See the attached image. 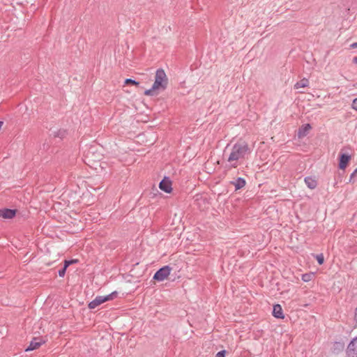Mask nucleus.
Listing matches in <instances>:
<instances>
[{
  "mask_svg": "<svg viewBox=\"0 0 357 357\" xmlns=\"http://www.w3.org/2000/svg\"><path fill=\"white\" fill-rule=\"evenodd\" d=\"M231 183L235 186L236 190H238L245 187L246 182L245 179L238 178L236 181L231 182Z\"/></svg>",
  "mask_w": 357,
  "mask_h": 357,
  "instance_id": "2eb2a0df",
  "label": "nucleus"
},
{
  "mask_svg": "<svg viewBox=\"0 0 357 357\" xmlns=\"http://www.w3.org/2000/svg\"><path fill=\"white\" fill-rule=\"evenodd\" d=\"M77 261V259L71 260V261H65L64 267L59 271V275L60 277H63L66 273V270L68 266L73 263H76Z\"/></svg>",
  "mask_w": 357,
  "mask_h": 357,
  "instance_id": "dca6fc26",
  "label": "nucleus"
},
{
  "mask_svg": "<svg viewBox=\"0 0 357 357\" xmlns=\"http://www.w3.org/2000/svg\"><path fill=\"white\" fill-rule=\"evenodd\" d=\"M347 357H357V337L353 338L346 349Z\"/></svg>",
  "mask_w": 357,
  "mask_h": 357,
  "instance_id": "39448f33",
  "label": "nucleus"
},
{
  "mask_svg": "<svg viewBox=\"0 0 357 357\" xmlns=\"http://www.w3.org/2000/svg\"><path fill=\"white\" fill-rule=\"evenodd\" d=\"M352 61L354 63L357 64V56H354Z\"/></svg>",
  "mask_w": 357,
  "mask_h": 357,
  "instance_id": "b1692460",
  "label": "nucleus"
},
{
  "mask_svg": "<svg viewBox=\"0 0 357 357\" xmlns=\"http://www.w3.org/2000/svg\"><path fill=\"white\" fill-rule=\"evenodd\" d=\"M159 188L161 190L167 193H170L172 190V181L169 178H165L160 181Z\"/></svg>",
  "mask_w": 357,
  "mask_h": 357,
  "instance_id": "0eeeda50",
  "label": "nucleus"
},
{
  "mask_svg": "<svg viewBox=\"0 0 357 357\" xmlns=\"http://www.w3.org/2000/svg\"><path fill=\"white\" fill-rule=\"evenodd\" d=\"M351 48H357V43H354L350 45Z\"/></svg>",
  "mask_w": 357,
  "mask_h": 357,
  "instance_id": "5701e85b",
  "label": "nucleus"
},
{
  "mask_svg": "<svg viewBox=\"0 0 357 357\" xmlns=\"http://www.w3.org/2000/svg\"><path fill=\"white\" fill-rule=\"evenodd\" d=\"M118 291H112L111 294L107 296H98L95 298L93 301H91L88 307L90 309H94L102 303L114 299L117 297Z\"/></svg>",
  "mask_w": 357,
  "mask_h": 357,
  "instance_id": "7ed1b4c3",
  "label": "nucleus"
},
{
  "mask_svg": "<svg viewBox=\"0 0 357 357\" xmlns=\"http://www.w3.org/2000/svg\"><path fill=\"white\" fill-rule=\"evenodd\" d=\"M16 210L3 208L0 209V217L4 219H12L16 215Z\"/></svg>",
  "mask_w": 357,
  "mask_h": 357,
  "instance_id": "6e6552de",
  "label": "nucleus"
},
{
  "mask_svg": "<svg viewBox=\"0 0 357 357\" xmlns=\"http://www.w3.org/2000/svg\"><path fill=\"white\" fill-rule=\"evenodd\" d=\"M273 315L278 319H283L284 317L282 307L279 304L273 305Z\"/></svg>",
  "mask_w": 357,
  "mask_h": 357,
  "instance_id": "9b49d317",
  "label": "nucleus"
},
{
  "mask_svg": "<svg viewBox=\"0 0 357 357\" xmlns=\"http://www.w3.org/2000/svg\"><path fill=\"white\" fill-rule=\"evenodd\" d=\"M168 86V77L162 69H158L155 72L154 82L151 89L144 91L147 96H157L161 91H165Z\"/></svg>",
  "mask_w": 357,
  "mask_h": 357,
  "instance_id": "f257e3e1",
  "label": "nucleus"
},
{
  "mask_svg": "<svg viewBox=\"0 0 357 357\" xmlns=\"http://www.w3.org/2000/svg\"><path fill=\"white\" fill-rule=\"evenodd\" d=\"M311 129L312 126L309 123L301 126L298 130V137L299 139L303 138L309 133Z\"/></svg>",
  "mask_w": 357,
  "mask_h": 357,
  "instance_id": "9d476101",
  "label": "nucleus"
},
{
  "mask_svg": "<svg viewBox=\"0 0 357 357\" xmlns=\"http://www.w3.org/2000/svg\"><path fill=\"white\" fill-rule=\"evenodd\" d=\"M351 108L356 111H357V98H355L351 104Z\"/></svg>",
  "mask_w": 357,
  "mask_h": 357,
  "instance_id": "4be33fe9",
  "label": "nucleus"
},
{
  "mask_svg": "<svg viewBox=\"0 0 357 357\" xmlns=\"http://www.w3.org/2000/svg\"><path fill=\"white\" fill-rule=\"evenodd\" d=\"M309 85V80L307 78H303L301 80L297 82L294 84V89H300L302 88H305Z\"/></svg>",
  "mask_w": 357,
  "mask_h": 357,
  "instance_id": "ddd939ff",
  "label": "nucleus"
},
{
  "mask_svg": "<svg viewBox=\"0 0 357 357\" xmlns=\"http://www.w3.org/2000/svg\"><path fill=\"white\" fill-rule=\"evenodd\" d=\"M316 259L317 260L318 263L320 265L323 264V263L324 261V257L323 254H319V255H316Z\"/></svg>",
  "mask_w": 357,
  "mask_h": 357,
  "instance_id": "6ab92c4d",
  "label": "nucleus"
},
{
  "mask_svg": "<svg viewBox=\"0 0 357 357\" xmlns=\"http://www.w3.org/2000/svg\"><path fill=\"white\" fill-rule=\"evenodd\" d=\"M314 277V275L312 273H306V274L303 275L302 280L304 282H309V281H311Z\"/></svg>",
  "mask_w": 357,
  "mask_h": 357,
  "instance_id": "f3484780",
  "label": "nucleus"
},
{
  "mask_svg": "<svg viewBox=\"0 0 357 357\" xmlns=\"http://www.w3.org/2000/svg\"><path fill=\"white\" fill-rule=\"evenodd\" d=\"M344 349V344L341 342H335L333 347V352L334 354H339Z\"/></svg>",
  "mask_w": 357,
  "mask_h": 357,
  "instance_id": "4468645a",
  "label": "nucleus"
},
{
  "mask_svg": "<svg viewBox=\"0 0 357 357\" xmlns=\"http://www.w3.org/2000/svg\"><path fill=\"white\" fill-rule=\"evenodd\" d=\"M305 183L307 185V186L311 190L314 189L317 185V180L312 177H306L305 178Z\"/></svg>",
  "mask_w": 357,
  "mask_h": 357,
  "instance_id": "f8f14e48",
  "label": "nucleus"
},
{
  "mask_svg": "<svg viewBox=\"0 0 357 357\" xmlns=\"http://www.w3.org/2000/svg\"><path fill=\"white\" fill-rule=\"evenodd\" d=\"M357 181V168L355 171L351 174L349 181L351 183H354Z\"/></svg>",
  "mask_w": 357,
  "mask_h": 357,
  "instance_id": "a211bd4d",
  "label": "nucleus"
},
{
  "mask_svg": "<svg viewBox=\"0 0 357 357\" xmlns=\"http://www.w3.org/2000/svg\"><path fill=\"white\" fill-rule=\"evenodd\" d=\"M226 351L222 350L218 352L215 355V357H225Z\"/></svg>",
  "mask_w": 357,
  "mask_h": 357,
  "instance_id": "412c9836",
  "label": "nucleus"
},
{
  "mask_svg": "<svg viewBox=\"0 0 357 357\" xmlns=\"http://www.w3.org/2000/svg\"><path fill=\"white\" fill-rule=\"evenodd\" d=\"M351 160V155L348 154H341L340 156L339 168L340 169H345Z\"/></svg>",
  "mask_w": 357,
  "mask_h": 357,
  "instance_id": "1a4fd4ad",
  "label": "nucleus"
},
{
  "mask_svg": "<svg viewBox=\"0 0 357 357\" xmlns=\"http://www.w3.org/2000/svg\"><path fill=\"white\" fill-rule=\"evenodd\" d=\"M125 84H132V85H135V86L139 85V82H137L132 79H126L125 80Z\"/></svg>",
  "mask_w": 357,
  "mask_h": 357,
  "instance_id": "aec40b11",
  "label": "nucleus"
},
{
  "mask_svg": "<svg viewBox=\"0 0 357 357\" xmlns=\"http://www.w3.org/2000/svg\"><path fill=\"white\" fill-rule=\"evenodd\" d=\"M45 342L40 337H34L30 342L29 347L24 349V351H33L40 346H41Z\"/></svg>",
  "mask_w": 357,
  "mask_h": 357,
  "instance_id": "423d86ee",
  "label": "nucleus"
},
{
  "mask_svg": "<svg viewBox=\"0 0 357 357\" xmlns=\"http://www.w3.org/2000/svg\"><path fill=\"white\" fill-rule=\"evenodd\" d=\"M171 271L172 268L169 266H165L155 273L153 279L159 282L164 281L167 279L168 276L170 275Z\"/></svg>",
  "mask_w": 357,
  "mask_h": 357,
  "instance_id": "20e7f679",
  "label": "nucleus"
},
{
  "mask_svg": "<svg viewBox=\"0 0 357 357\" xmlns=\"http://www.w3.org/2000/svg\"><path fill=\"white\" fill-rule=\"evenodd\" d=\"M249 153L250 148L248 144L243 141L238 142L233 146L228 158V161L232 163V167H236L238 161L243 159Z\"/></svg>",
  "mask_w": 357,
  "mask_h": 357,
  "instance_id": "f03ea898",
  "label": "nucleus"
},
{
  "mask_svg": "<svg viewBox=\"0 0 357 357\" xmlns=\"http://www.w3.org/2000/svg\"><path fill=\"white\" fill-rule=\"evenodd\" d=\"M355 319L357 321V308L356 309Z\"/></svg>",
  "mask_w": 357,
  "mask_h": 357,
  "instance_id": "393cba45",
  "label": "nucleus"
}]
</instances>
